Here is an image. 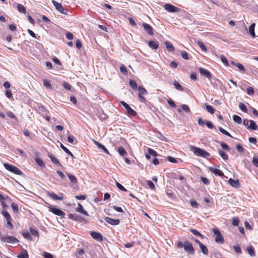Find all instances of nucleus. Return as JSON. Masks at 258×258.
<instances>
[{
    "instance_id": "1",
    "label": "nucleus",
    "mask_w": 258,
    "mask_h": 258,
    "mask_svg": "<svg viewBox=\"0 0 258 258\" xmlns=\"http://www.w3.org/2000/svg\"><path fill=\"white\" fill-rule=\"evenodd\" d=\"M190 150L198 156L206 158L210 156L209 153L206 150L193 146L190 147Z\"/></svg>"
},
{
    "instance_id": "2",
    "label": "nucleus",
    "mask_w": 258,
    "mask_h": 258,
    "mask_svg": "<svg viewBox=\"0 0 258 258\" xmlns=\"http://www.w3.org/2000/svg\"><path fill=\"white\" fill-rule=\"evenodd\" d=\"M4 166L8 171L19 175H22V172L16 166L9 164L8 163H4Z\"/></svg>"
},
{
    "instance_id": "3",
    "label": "nucleus",
    "mask_w": 258,
    "mask_h": 258,
    "mask_svg": "<svg viewBox=\"0 0 258 258\" xmlns=\"http://www.w3.org/2000/svg\"><path fill=\"white\" fill-rule=\"evenodd\" d=\"M212 231L216 235L215 241L217 243H222L224 242V239L219 230L217 228H214L212 229Z\"/></svg>"
},
{
    "instance_id": "4",
    "label": "nucleus",
    "mask_w": 258,
    "mask_h": 258,
    "mask_svg": "<svg viewBox=\"0 0 258 258\" xmlns=\"http://www.w3.org/2000/svg\"><path fill=\"white\" fill-rule=\"evenodd\" d=\"M52 3L55 7V9L60 13L64 14V15H67L68 14V11L67 9H64L61 4L58 3L57 2L52 0Z\"/></svg>"
},
{
    "instance_id": "5",
    "label": "nucleus",
    "mask_w": 258,
    "mask_h": 258,
    "mask_svg": "<svg viewBox=\"0 0 258 258\" xmlns=\"http://www.w3.org/2000/svg\"><path fill=\"white\" fill-rule=\"evenodd\" d=\"M1 241L3 242L14 244L19 242L18 239L13 236H5L1 238Z\"/></svg>"
},
{
    "instance_id": "6",
    "label": "nucleus",
    "mask_w": 258,
    "mask_h": 258,
    "mask_svg": "<svg viewBox=\"0 0 258 258\" xmlns=\"http://www.w3.org/2000/svg\"><path fill=\"white\" fill-rule=\"evenodd\" d=\"M120 104L126 109L128 115L132 116H135L136 115V112L126 102L123 101H120Z\"/></svg>"
},
{
    "instance_id": "7",
    "label": "nucleus",
    "mask_w": 258,
    "mask_h": 258,
    "mask_svg": "<svg viewBox=\"0 0 258 258\" xmlns=\"http://www.w3.org/2000/svg\"><path fill=\"white\" fill-rule=\"evenodd\" d=\"M184 249L186 252L189 254H194L195 252L194 248L191 243L188 241H186L184 243Z\"/></svg>"
},
{
    "instance_id": "8",
    "label": "nucleus",
    "mask_w": 258,
    "mask_h": 258,
    "mask_svg": "<svg viewBox=\"0 0 258 258\" xmlns=\"http://www.w3.org/2000/svg\"><path fill=\"white\" fill-rule=\"evenodd\" d=\"M49 211L54 214L61 217H63L65 215V213L62 210L57 208L49 207Z\"/></svg>"
},
{
    "instance_id": "9",
    "label": "nucleus",
    "mask_w": 258,
    "mask_h": 258,
    "mask_svg": "<svg viewBox=\"0 0 258 258\" xmlns=\"http://www.w3.org/2000/svg\"><path fill=\"white\" fill-rule=\"evenodd\" d=\"M199 71L201 74L207 77L209 80H211L212 78V75L211 73L207 70L204 68H200Z\"/></svg>"
},
{
    "instance_id": "10",
    "label": "nucleus",
    "mask_w": 258,
    "mask_h": 258,
    "mask_svg": "<svg viewBox=\"0 0 258 258\" xmlns=\"http://www.w3.org/2000/svg\"><path fill=\"white\" fill-rule=\"evenodd\" d=\"M209 170L212 172L213 174H214L216 175L222 176L223 175V173L222 172L219 170V169L217 168L216 166H214L213 167H210L209 168Z\"/></svg>"
},
{
    "instance_id": "11",
    "label": "nucleus",
    "mask_w": 258,
    "mask_h": 258,
    "mask_svg": "<svg viewBox=\"0 0 258 258\" xmlns=\"http://www.w3.org/2000/svg\"><path fill=\"white\" fill-rule=\"evenodd\" d=\"M164 8L169 12H177L179 11V9L178 8L170 4L165 5L164 6Z\"/></svg>"
},
{
    "instance_id": "12",
    "label": "nucleus",
    "mask_w": 258,
    "mask_h": 258,
    "mask_svg": "<svg viewBox=\"0 0 258 258\" xmlns=\"http://www.w3.org/2000/svg\"><path fill=\"white\" fill-rule=\"evenodd\" d=\"M105 221L112 225H117L119 224L120 221L118 219H113L109 217H105Z\"/></svg>"
},
{
    "instance_id": "13",
    "label": "nucleus",
    "mask_w": 258,
    "mask_h": 258,
    "mask_svg": "<svg viewBox=\"0 0 258 258\" xmlns=\"http://www.w3.org/2000/svg\"><path fill=\"white\" fill-rule=\"evenodd\" d=\"M143 27L144 30L150 35L153 34V29L152 27L149 24L144 23L143 24Z\"/></svg>"
},
{
    "instance_id": "14",
    "label": "nucleus",
    "mask_w": 258,
    "mask_h": 258,
    "mask_svg": "<svg viewBox=\"0 0 258 258\" xmlns=\"http://www.w3.org/2000/svg\"><path fill=\"white\" fill-rule=\"evenodd\" d=\"M91 236L95 239L97 240H102V235L98 232L92 231L91 232Z\"/></svg>"
},
{
    "instance_id": "15",
    "label": "nucleus",
    "mask_w": 258,
    "mask_h": 258,
    "mask_svg": "<svg viewBox=\"0 0 258 258\" xmlns=\"http://www.w3.org/2000/svg\"><path fill=\"white\" fill-rule=\"evenodd\" d=\"M94 144L100 149H102V150L104 151V152L105 153H106V154H109V153L108 151V150L106 148V147L103 145L102 144H100V143H99L98 142L95 141V140H94L93 141Z\"/></svg>"
},
{
    "instance_id": "16",
    "label": "nucleus",
    "mask_w": 258,
    "mask_h": 258,
    "mask_svg": "<svg viewBox=\"0 0 258 258\" xmlns=\"http://www.w3.org/2000/svg\"><path fill=\"white\" fill-rule=\"evenodd\" d=\"M228 183L234 187H238L239 185L238 180H234L232 178H230L228 181Z\"/></svg>"
},
{
    "instance_id": "17",
    "label": "nucleus",
    "mask_w": 258,
    "mask_h": 258,
    "mask_svg": "<svg viewBox=\"0 0 258 258\" xmlns=\"http://www.w3.org/2000/svg\"><path fill=\"white\" fill-rule=\"evenodd\" d=\"M249 121L250 123L247 127L248 129H251L252 130H258V126L256 125L254 121L250 120Z\"/></svg>"
},
{
    "instance_id": "18",
    "label": "nucleus",
    "mask_w": 258,
    "mask_h": 258,
    "mask_svg": "<svg viewBox=\"0 0 258 258\" xmlns=\"http://www.w3.org/2000/svg\"><path fill=\"white\" fill-rule=\"evenodd\" d=\"M47 195L53 200H61L62 199V197H59L57 196L56 194H55L53 192L47 191Z\"/></svg>"
},
{
    "instance_id": "19",
    "label": "nucleus",
    "mask_w": 258,
    "mask_h": 258,
    "mask_svg": "<svg viewBox=\"0 0 258 258\" xmlns=\"http://www.w3.org/2000/svg\"><path fill=\"white\" fill-rule=\"evenodd\" d=\"M78 207L76 209L77 211L79 213H82L86 216H88L89 214L87 212L83 209V208L81 204H78Z\"/></svg>"
},
{
    "instance_id": "20",
    "label": "nucleus",
    "mask_w": 258,
    "mask_h": 258,
    "mask_svg": "<svg viewBox=\"0 0 258 258\" xmlns=\"http://www.w3.org/2000/svg\"><path fill=\"white\" fill-rule=\"evenodd\" d=\"M148 45L153 49H157L158 48V43L156 41H150L148 43Z\"/></svg>"
},
{
    "instance_id": "21",
    "label": "nucleus",
    "mask_w": 258,
    "mask_h": 258,
    "mask_svg": "<svg viewBox=\"0 0 258 258\" xmlns=\"http://www.w3.org/2000/svg\"><path fill=\"white\" fill-rule=\"evenodd\" d=\"M69 218L72 220L75 221H80L82 219L81 217L76 214H70Z\"/></svg>"
},
{
    "instance_id": "22",
    "label": "nucleus",
    "mask_w": 258,
    "mask_h": 258,
    "mask_svg": "<svg viewBox=\"0 0 258 258\" xmlns=\"http://www.w3.org/2000/svg\"><path fill=\"white\" fill-rule=\"evenodd\" d=\"M164 43L168 51L173 52L174 51L173 45L170 42L168 41H165Z\"/></svg>"
},
{
    "instance_id": "23",
    "label": "nucleus",
    "mask_w": 258,
    "mask_h": 258,
    "mask_svg": "<svg viewBox=\"0 0 258 258\" xmlns=\"http://www.w3.org/2000/svg\"><path fill=\"white\" fill-rule=\"evenodd\" d=\"M17 8L18 11L21 13L25 14L26 12V9L25 7L21 4H17Z\"/></svg>"
},
{
    "instance_id": "24",
    "label": "nucleus",
    "mask_w": 258,
    "mask_h": 258,
    "mask_svg": "<svg viewBox=\"0 0 258 258\" xmlns=\"http://www.w3.org/2000/svg\"><path fill=\"white\" fill-rule=\"evenodd\" d=\"M254 27H255V23H252L249 27V32L250 34V35L252 37H255V35L254 33Z\"/></svg>"
},
{
    "instance_id": "25",
    "label": "nucleus",
    "mask_w": 258,
    "mask_h": 258,
    "mask_svg": "<svg viewBox=\"0 0 258 258\" xmlns=\"http://www.w3.org/2000/svg\"><path fill=\"white\" fill-rule=\"evenodd\" d=\"M43 85L47 89H52V87L49 81L46 79H43Z\"/></svg>"
},
{
    "instance_id": "26",
    "label": "nucleus",
    "mask_w": 258,
    "mask_h": 258,
    "mask_svg": "<svg viewBox=\"0 0 258 258\" xmlns=\"http://www.w3.org/2000/svg\"><path fill=\"white\" fill-rule=\"evenodd\" d=\"M173 84L176 90L180 91H183L182 87L177 81H174Z\"/></svg>"
},
{
    "instance_id": "27",
    "label": "nucleus",
    "mask_w": 258,
    "mask_h": 258,
    "mask_svg": "<svg viewBox=\"0 0 258 258\" xmlns=\"http://www.w3.org/2000/svg\"><path fill=\"white\" fill-rule=\"evenodd\" d=\"M199 246L201 249V251L204 254H208V249L204 244L203 243H200V245Z\"/></svg>"
},
{
    "instance_id": "28",
    "label": "nucleus",
    "mask_w": 258,
    "mask_h": 258,
    "mask_svg": "<svg viewBox=\"0 0 258 258\" xmlns=\"http://www.w3.org/2000/svg\"><path fill=\"white\" fill-rule=\"evenodd\" d=\"M2 214L3 216L6 219L7 221L12 220L9 213L7 211L3 209L2 210Z\"/></svg>"
},
{
    "instance_id": "29",
    "label": "nucleus",
    "mask_w": 258,
    "mask_h": 258,
    "mask_svg": "<svg viewBox=\"0 0 258 258\" xmlns=\"http://www.w3.org/2000/svg\"><path fill=\"white\" fill-rule=\"evenodd\" d=\"M247 251H248V254L251 256L255 255V252L253 247L250 245L247 247Z\"/></svg>"
},
{
    "instance_id": "30",
    "label": "nucleus",
    "mask_w": 258,
    "mask_h": 258,
    "mask_svg": "<svg viewBox=\"0 0 258 258\" xmlns=\"http://www.w3.org/2000/svg\"><path fill=\"white\" fill-rule=\"evenodd\" d=\"M18 257V258H28L29 255L27 251L24 250L23 251L21 252V253L19 254Z\"/></svg>"
},
{
    "instance_id": "31",
    "label": "nucleus",
    "mask_w": 258,
    "mask_h": 258,
    "mask_svg": "<svg viewBox=\"0 0 258 258\" xmlns=\"http://www.w3.org/2000/svg\"><path fill=\"white\" fill-rule=\"evenodd\" d=\"M67 175L71 182L73 183H76L77 182V179L74 175L70 173H67Z\"/></svg>"
},
{
    "instance_id": "32",
    "label": "nucleus",
    "mask_w": 258,
    "mask_h": 258,
    "mask_svg": "<svg viewBox=\"0 0 258 258\" xmlns=\"http://www.w3.org/2000/svg\"><path fill=\"white\" fill-rule=\"evenodd\" d=\"M60 148L64 151L66 153H67L68 155H70L71 156L74 157L73 154L72 153V152L69 151L64 146H63L61 143H60Z\"/></svg>"
},
{
    "instance_id": "33",
    "label": "nucleus",
    "mask_w": 258,
    "mask_h": 258,
    "mask_svg": "<svg viewBox=\"0 0 258 258\" xmlns=\"http://www.w3.org/2000/svg\"><path fill=\"white\" fill-rule=\"evenodd\" d=\"M118 152L119 154L122 156H125L127 155V153L122 147H119L118 148Z\"/></svg>"
},
{
    "instance_id": "34",
    "label": "nucleus",
    "mask_w": 258,
    "mask_h": 258,
    "mask_svg": "<svg viewBox=\"0 0 258 258\" xmlns=\"http://www.w3.org/2000/svg\"><path fill=\"white\" fill-rule=\"evenodd\" d=\"M218 153L221 157L224 160H227L228 159V155L222 150H219Z\"/></svg>"
},
{
    "instance_id": "35",
    "label": "nucleus",
    "mask_w": 258,
    "mask_h": 258,
    "mask_svg": "<svg viewBox=\"0 0 258 258\" xmlns=\"http://www.w3.org/2000/svg\"><path fill=\"white\" fill-rule=\"evenodd\" d=\"M233 120L239 124H241L242 122L241 118L237 115H233Z\"/></svg>"
},
{
    "instance_id": "36",
    "label": "nucleus",
    "mask_w": 258,
    "mask_h": 258,
    "mask_svg": "<svg viewBox=\"0 0 258 258\" xmlns=\"http://www.w3.org/2000/svg\"><path fill=\"white\" fill-rule=\"evenodd\" d=\"M22 234L23 236V237L26 239H28V240H32V237L31 236V235L28 232H27V231H23L22 232Z\"/></svg>"
},
{
    "instance_id": "37",
    "label": "nucleus",
    "mask_w": 258,
    "mask_h": 258,
    "mask_svg": "<svg viewBox=\"0 0 258 258\" xmlns=\"http://www.w3.org/2000/svg\"><path fill=\"white\" fill-rule=\"evenodd\" d=\"M206 109L211 114H214L215 112V109L210 105H207L206 106Z\"/></svg>"
},
{
    "instance_id": "38",
    "label": "nucleus",
    "mask_w": 258,
    "mask_h": 258,
    "mask_svg": "<svg viewBox=\"0 0 258 258\" xmlns=\"http://www.w3.org/2000/svg\"><path fill=\"white\" fill-rule=\"evenodd\" d=\"M139 94H140V95H146L147 94V90L145 89V88H144L142 86H139Z\"/></svg>"
},
{
    "instance_id": "39",
    "label": "nucleus",
    "mask_w": 258,
    "mask_h": 258,
    "mask_svg": "<svg viewBox=\"0 0 258 258\" xmlns=\"http://www.w3.org/2000/svg\"><path fill=\"white\" fill-rule=\"evenodd\" d=\"M35 161L36 162V163L40 167H44V164L42 160L40 159L39 158H35Z\"/></svg>"
},
{
    "instance_id": "40",
    "label": "nucleus",
    "mask_w": 258,
    "mask_h": 258,
    "mask_svg": "<svg viewBox=\"0 0 258 258\" xmlns=\"http://www.w3.org/2000/svg\"><path fill=\"white\" fill-rule=\"evenodd\" d=\"M29 230H30V232L31 233V234L34 236H37V237H38L39 236V233L38 232V231L34 229H33L32 228L30 227L29 228Z\"/></svg>"
},
{
    "instance_id": "41",
    "label": "nucleus",
    "mask_w": 258,
    "mask_h": 258,
    "mask_svg": "<svg viewBox=\"0 0 258 258\" xmlns=\"http://www.w3.org/2000/svg\"><path fill=\"white\" fill-rule=\"evenodd\" d=\"M198 45L201 48L202 51H205V52L207 51L206 46L203 44V43L202 42L198 41Z\"/></svg>"
},
{
    "instance_id": "42",
    "label": "nucleus",
    "mask_w": 258,
    "mask_h": 258,
    "mask_svg": "<svg viewBox=\"0 0 258 258\" xmlns=\"http://www.w3.org/2000/svg\"><path fill=\"white\" fill-rule=\"evenodd\" d=\"M239 222V219L237 217H233L232 220V224L234 226H238Z\"/></svg>"
},
{
    "instance_id": "43",
    "label": "nucleus",
    "mask_w": 258,
    "mask_h": 258,
    "mask_svg": "<svg viewBox=\"0 0 258 258\" xmlns=\"http://www.w3.org/2000/svg\"><path fill=\"white\" fill-rule=\"evenodd\" d=\"M189 231L196 236L203 237L202 234L196 229H190Z\"/></svg>"
},
{
    "instance_id": "44",
    "label": "nucleus",
    "mask_w": 258,
    "mask_h": 258,
    "mask_svg": "<svg viewBox=\"0 0 258 258\" xmlns=\"http://www.w3.org/2000/svg\"><path fill=\"white\" fill-rule=\"evenodd\" d=\"M11 207L13 210V212L14 213H18V211H19V208H18V205L14 203H12L11 204Z\"/></svg>"
},
{
    "instance_id": "45",
    "label": "nucleus",
    "mask_w": 258,
    "mask_h": 258,
    "mask_svg": "<svg viewBox=\"0 0 258 258\" xmlns=\"http://www.w3.org/2000/svg\"><path fill=\"white\" fill-rule=\"evenodd\" d=\"M218 128L221 133H222L223 134H224L225 135H226L227 136H229V137H230L232 138V136H231V135L227 131L224 130L222 127L219 126L218 127Z\"/></svg>"
},
{
    "instance_id": "46",
    "label": "nucleus",
    "mask_w": 258,
    "mask_h": 258,
    "mask_svg": "<svg viewBox=\"0 0 258 258\" xmlns=\"http://www.w3.org/2000/svg\"><path fill=\"white\" fill-rule=\"evenodd\" d=\"M220 59H221V61L226 66H229V64H228V61L226 59V58L223 55H220Z\"/></svg>"
},
{
    "instance_id": "47",
    "label": "nucleus",
    "mask_w": 258,
    "mask_h": 258,
    "mask_svg": "<svg viewBox=\"0 0 258 258\" xmlns=\"http://www.w3.org/2000/svg\"><path fill=\"white\" fill-rule=\"evenodd\" d=\"M129 84L130 86L134 89H135L137 87V83L134 80H130Z\"/></svg>"
},
{
    "instance_id": "48",
    "label": "nucleus",
    "mask_w": 258,
    "mask_h": 258,
    "mask_svg": "<svg viewBox=\"0 0 258 258\" xmlns=\"http://www.w3.org/2000/svg\"><path fill=\"white\" fill-rule=\"evenodd\" d=\"M148 152L150 155H151L153 156H157L158 155L157 153L155 151L150 148L148 149Z\"/></svg>"
},
{
    "instance_id": "49",
    "label": "nucleus",
    "mask_w": 258,
    "mask_h": 258,
    "mask_svg": "<svg viewBox=\"0 0 258 258\" xmlns=\"http://www.w3.org/2000/svg\"><path fill=\"white\" fill-rule=\"evenodd\" d=\"M116 185L117 187L118 188H119L120 190L123 191H126L127 190L126 188H125L121 184L118 183L117 181H116Z\"/></svg>"
},
{
    "instance_id": "50",
    "label": "nucleus",
    "mask_w": 258,
    "mask_h": 258,
    "mask_svg": "<svg viewBox=\"0 0 258 258\" xmlns=\"http://www.w3.org/2000/svg\"><path fill=\"white\" fill-rule=\"evenodd\" d=\"M240 109L243 112H246L247 111V108L245 104L243 103H240L239 105Z\"/></svg>"
},
{
    "instance_id": "51",
    "label": "nucleus",
    "mask_w": 258,
    "mask_h": 258,
    "mask_svg": "<svg viewBox=\"0 0 258 258\" xmlns=\"http://www.w3.org/2000/svg\"><path fill=\"white\" fill-rule=\"evenodd\" d=\"M181 54L183 59H186V60L189 59L188 54L186 51H181Z\"/></svg>"
},
{
    "instance_id": "52",
    "label": "nucleus",
    "mask_w": 258,
    "mask_h": 258,
    "mask_svg": "<svg viewBox=\"0 0 258 258\" xmlns=\"http://www.w3.org/2000/svg\"><path fill=\"white\" fill-rule=\"evenodd\" d=\"M220 146L224 150L229 151L230 149L228 147V146L224 142H221L220 143Z\"/></svg>"
},
{
    "instance_id": "53",
    "label": "nucleus",
    "mask_w": 258,
    "mask_h": 258,
    "mask_svg": "<svg viewBox=\"0 0 258 258\" xmlns=\"http://www.w3.org/2000/svg\"><path fill=\"white\" fill-rule=\"evenodd\" d=\"M246 92L247 94L251 95L254 94V90L251 87H248L247 88Z\"/></svg>"
},
{
    "instance_id": "54",
    "label": "nucleus",
    "mask_w": 258,
    "mask_h": 258,
    "mask_svg": "<svg viewBox=\"0 0 258 258\" xmlns=\"http://www.w3.org/2000/svg\"><path fill=\"white\" fill-rule=\"evenodd\" d=\"M62 85H63V87L68 90H71V86L70 84H69L68 83L66 82H64L62 84Z\"/></svg>"
},
{
    "instance_id": "55",
    "label": "nucleus",
    "mask_w": 258,
    "mask_h": 258,
    "mask_svg": "<svg viewBox=\"0 0 258 258\" xmlns=\"http://www.w3.org/2000/svg\"><path fill=\"white\" fill-rule=\"evenodd\" d=\"M182 109L186 112H190V109L189 107L185 104H183L181 105Z\"/></svg>"
},
{
    "instance_id": "56",
    "label": "nucleus",
    "mask_w": 258,
    "mask_h": 258,
    "mask_svg": "<svg viewBox=\"0 0 258 258\" xmlns=\"http://www.w3.org/2000/svg\"><path fill=\"white\" fill-rule=\"evenodd\" d=\"M7 115L11 118L17 120V117L11 111H8L7 112Z\"/></svg>"
},
{
    "instance_id": "57",
    "label": "nucleus",
    "mask_w": 258,
    "mask_h": 258,
    "mask_svg": "<svg viewBox=\"0 0 258 258\" xmlns=\"http://www.w3.org/2000/svg\"><path fill=\"white\" fill-rule=\"evenodd\" d=\"M236 66L242 72H244L245 71V68H244V67L243 66L242 64H240V63H236Z\"/></svg>"
},
{
    "instance_id": "58",
    "label": "nucleus",
    "mask_w": 258,
    "mask_h": 258,
    "mask_svg": "<svg viewBox=\"0 0 258 258\" xmlns=\"http://www.w3.org/2000/svg\"><path fill=\"white\" fill-rule=\"evenodd\" d=\"M190 203L191 206L193 208H197L198 207V204L197 202L195 200H190Z\"/></svg>"
},
{
    "instance_id": "59",
    "label": "nucleus",
    "mask_w": 258,
    "mask_h": 258,
    "mask_svg": "<svg viewBox=\"0 0 258 258\" xmlns=\"http://www.w3.org/2000/svg\"><path fill=\"white\" fill-rule=\"evenodd\" d=\"M201 180L205 184L207 185L209 183V179L205 177L201 176Z\"/></svg>"
},
{
    "instance_id": "60",
    "label": "nucleus",
    "mask_w": 258,
    "mask_h": 258,
    "mask_svg": "<svg viewBox=\"0 0 258 258\" xmlns=\"http://www.w3.org/2000/svg\"><path fill=\"white\" fill-rule=\"evenodd\" d=\"M233 248L237 253H241V250L239 246H234Z\"/></svg>"
},
{
    "instance_id": "61",
    "label": "nucleus",
    "mask_w": 258,
    "mask_h": 258,
    "mask_svg": "<svg viewBox=\"0 0 258 258\" xmlns=\"http://www.w3.org/2000/svg\"><path fill=\"white\" fill-rule=\"evenodd\" d=\"M147 184L152 189H155V185L153 183V182L150 180H148L147 181Z\"/></svg>"
},
{
    "instance_id": "62",
    "label": "nucleus",
    "mask_w": 258,
    "mask_h": 258,
    "mask_svg": "<svg viewBox=\"0 0 258 258\" xmlns=\"http://www.w3.org/2000/svg\"><path fill=\"white\" fill-rule=\"evenodd\" d=\"M252 163L255 166L258 167V157H254Z\"/></svg>"
},
{
    "instance_id": "63",
    "label": "nucleus",
    "mask_w": 258,
    "mask_h": 258,
    "mask_svg": "<svg viewBox=\"0 0 258 258\" xmlns=\"http://www.w3.org/2000/svg\"><path fill=\"white\" fill-rule=\"evenodd\" d=\"M244 225H245L246 229L249 230H251L252 229V227L251 226V225L249 224V223L247 221H245Z\"/></svg>"
},
{
    "instance_id": "64",
    "label": "nucleus",
    "mask_w": 258,
    "mask_h": 258,
    "mask_svg": "<svg viewBox=\"0 0 258 258\" xmlns=\"http://www.w3.org/2000/svg\"><path fill=\"white\" fill-rule=\"evenodd\" d=\"M43 255L45 258H53V256L51 254L47 252H44Z\"/></svg>"
}]
</instances>
